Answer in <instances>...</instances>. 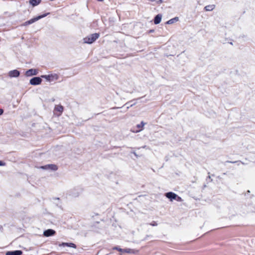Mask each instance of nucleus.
<instances>
[{
	"label": "nucleus",
	"mask_w": 255,
	"mask_h": 255,
	"mask_svg": "<svg viewBox=\"0 0 255 255\" xmlns=\"http://www.w3.org/2000/svg\"><path fill=\"white\" fill-rule=\"evenodd\" d=\"M99 33H95L85 37L83 41L85 43L92 44L99 38Z\"/></svg>",
	"instance_id": "nucleus-1"
},
{
	"label": "nucleus",
	"mask_w": 255,
	"mask_h": 255,
	"mask_svg": "<svg viewBox=\"0 0 255 255\" xmlns=\"http://www.w3.org/2000/svg\"><path fill=\"white\" fill-rule=\"evenodd\" d=\"M49 13H45V14H42V15H39L37 17H35L34 18H33L29 20H27L26 21H25L23 25L24 26H27L28 25H29V24H31L33 23H34V22L38 20L39 19L42 18H43L45 16H46L48 14H49Z\"/></svg>",
	"instance_id": "nucleus-2"
},
{
	"label": "nucleus",
	"mask_w": 255,
	"mask_h": 255,
	"mask_svg": "<svg viewBox=\"0 0 255 255\" xmlns=\"http://www.w3.org/2000/svg\"><path fill=\"white\" fill-rule=\"evenodd\" d=\"M165 196L168 199H170L171 201L175 200L177 201H181L182 199L180 197L178 196L177 194L173 192H168L166 193Z\"/></svg>",
	"instance_id": "nucleus-3"
},
{
	"label": "nucleus",
	"mask_w": 255,
	"mask_h": 255,
	"mask_svg": "<svg viewBox=\"0 0 255 255\" xmlns=\"http://www.w3.org/2000/svg\"><path fill=\"white\" fill-rule=\"evenodd\" d=\"M42 82V79L38 77L32 78L30 80V84L32 85H39Z\"/></svg>",
	"instance_id": "nucleus-4"
},
{
	"label": "nucleus",
	"mask_w": 255,
	"mask_h": 255,
	"mask_svg": "<svg viewBox=\"0 0 255 255\" xmlns=\"http://www.w3.org/2000/svg\"><path fill=\"white\" fill-rule=\"evenodd\" d=\"M38 73V70L36 69H30L26 71L25 75L27 77H30L33 75H36Z\"/></svg>",
	"instance_id": "nucleus-5"
},
{
	"label": "nucleus",
	"mask_w": 255,
	"mask_h": 255,
	"mask_svg": "<svg viewBox=\"0 0 255 255\" xmlns=\"http://www.w3.org/2000/svg\"><path fill=\"white\" fill-rule=\"evenodd\" d=\"M41 77L45 78L47 81H53L54 80H57L58 79V76L56 74L54 75H42Z\"/></svg>",
	"instance_id": "nucleus-6"
},
{
	"label": "nucleus",
	"mask_w": 255,
	"mask_h": 255,
	"mask_svg": "<svg viewBox=\"0 0 255 255\" xmlns=\"http://www.w3.org/2000/svg\"><path fill=\"white\" fill-rule=\"evenodd\" d=\"M55 233H56V232L54 230H52V229H48L44 232L43 235L45 237H50V236H53V235H55Z\"/></svg>",
	"instance_id": "nucleus-7"
},
{
	"label": "nucleus",
	"mask_w": 255,
	"mask_h": 255,
	"mask_svg": "<svg viewBox=\"0 0 255 255\" xmlns=\"http://www.w3.org/2000/svg\"><path fill=\"white\" fill-rule=\"evenodd\" d=\"M19 72L17 70L10 71L8 73V76L10 77H17L19 75Z\"/></svg>",
	"instance_id": "nucleus-8"
},
{
	"label": "nucleus",
	"mask_w": 255,
	"mask_h": 255,
	"mask_svg": "<svg viewBox=\"0 0 255 255\" xmlns=\"http://www.w3.org/2000/svg\"><path fill=\"white\" fill-rule=\"evenodd\" d=\"M22 252L20 250H17L14 251H8L6 253V255H21Z\"/></svg>",
	"instance_id": "nucleus-9"
},
{
	"label": "nucleus",
	"mask_w": 255,
	"mask_h": 255,
	"mask_svg": "<svg viewBox=\"0 0 255 255\" xmlns=\"http://www.w3.org/2000/svg\"><path fill=\"white\" fill-rule=\"evenodd\" d=\"M41 168L43 169H47L48 168L54 171L57 170L58 169L57 166L55 164H49L45 166H42Z\"/></svg>",
	"instance_id": "nucleus-10"
},
{
	"label": "nucleus",
	"mask_w": 255,
	"mask_h": 255,
	"mask_svg": "<svg viewBox=\"0 0 255 255\" xmlns=\"http://www.w3.org/2000/svg\"><path fill=\"white\" fill-rule=\"evenodd\" d=\"M59 246H63V247L67 246V247L73 248H74V249H76L77 248L76 245L75 244L72 243H62Z\"/></svg>",
	"instance_id": "nucleus-11"
},
{
	"label": "nucleus",
	"mask_w": 255,
	"mask_h": 255,
	"mask_svg": "<svg viewBox=\"0 0 255 255\" xmlns=\"http://www.w3.org/2000/svg\"><path fill=\"white\" fill-rule=\"evenodd\" d=\"M145 123L143 122H141L140 124H138L136 126L137 129L135 130L136 132H139L143 129V127L145 125Z\"/></svg>",
	"instance_id": "nucleus-12"
},
{
	"label": "nucleus",
	"mask_w": 255,
	"mask_h": 255,
	"mask_svg": "<svg viewBox=\"0 0 255 255\" xmlns=\"http://www.w3.org/2000/svg\"><path fill=\"white\" fill-rule=\"evenodd\" d=\"M55 111H57L59 113V115H61L64 110V108L60 105H56L54 108Z\"/></svg>",
	"instance_id": "nucleus-13"
},
{
	"label": "nucleus",
	"mask_w": 255,
	"mask_h": 255,
	"mask_svg": "<svg viewBox=\"0 0 255 255\" xmlns=\"http://www.w3.org/2000/svg\"><path fill=\"white\" fill-rule=\"evenodd\" d=\"M161 20V15L157 14L154 19V23L155 24H157L160 22Z\"/></svg>",
	"instance_id": "nucleus-14"
},
{
	"label": "nucleus",
	"mask_w": 255,
	"mask_h": 255,
	"mask_svg": "<svg viewBox=\"0 0 255 255\" xmlns=\"http://www.w3.org/2000/svg\"><path fill=\"white\" fill-rule=\"evenodd\" d=\"M215 8V4H210L206 5L204 7V9L205 11H212Z\"/></svg>",
	"instance_id": "nucleus-15"
},
{
	"label": "nucleus",
	"mask_w": 255,
	"mask_h": 255,
	"mask_svg": "<svg viewBox=\"0 0 255 255\" xmlns=\"http://www.w3.org/2000/svg\"><path fill=\"white\" fill-rule=\"evenodd\" d=\"M41 1V0H29V3L33 6L37 5L39 4Z\"/></svg>",
	"instance_id": "nucleus-16"
},
{
	"label": "nucleus",
	"mask_w": 255,
	"mask_h": 255,
	"mask_svg": "<svg viewBox=\"0 0 255 255\" xmlns=\"http://www.w3.org/2000/svg\"><path fill=\"white\" fill-rule=\"evenodd\" d=\"M177 21H178V17H174L173 18H172L170 20H169L168 21H167L166 22V23L167 24H172L175 22H177Z\"/></svg>",
	"instance_id": "nucleus-17"
},
{
	"label": "nucleus",
	"mask_w": 255,
	"mask_h": 255,
	"mask_svg": "<svg viewBox=\"0 0 255 255\" xmlns=\"http://www.w3.org/2000/svg\"><path fill=\"white\" fill-rule=\"evenodd\" d=\"M123 253L128 254H134V251L133 250L130 249H124L123 250Z\"/></svg>",
	"instance_id": "nucleus-18"
},
{
	"label": "nucleus",
	"mask_w": 255,
	"mask_h": 255,
	"mask_svg": "<svg viewBox=\"0 0 255 255\" xmlns=\"http://www.w3.org/2000/svg\"><path fill=\"white\" fill-rule=\"evenodd\" d=\"M113 249L114 250H117V251H119L120 252L123 253V249H121V248H119L118 247H114L113 248Z\"/></svg>",
	"instance_id": "nucleus-19"
},
{
	"label": "nucleus",
	"mask_w": 255,
	"mask_h": 255,
	"mask_svg": "<svg viewBox=\"0 0 255 255\" xmlns=\"http://www.w3.org/2000/svg\"><path fill=\"white\" fill-rule=\"evenodd\" d=\"M150 225L152 226H157V224L156 223V222L153 221L150 224Z\"/></svg>",
	"instance_id": "nucleus-20"
},
{
	"label": "nucleus",
	"mask_w": 255,
	"mask_h": 255,
	"mask_svg": "<svg viewBox=\"0 0 255 255\" xmlns=\"http://www.w3.org/2000/svg\"><path fill=\"white\" fill-rule=\"evenodd\" d=\"M5 165V163L3 162L2 161L0 160V166H4Z\"/></svg>",
	"instance_id": "nucleus-21"
},
{
	"label": "nucleus",
	"mask_w": 255,
	"mask_h": 255,
	"mask_svg": "<svg viewBox=\"0 0 255 255\" xmlns=\"http://www.w3.org/2000/svg\"><path fill=\"white\" fill-rule=\"evenodd\" d=\"M157 3L158 4H160V3H161L162 2H163V0H157V1H156Z\"/></svg>",
	"instance_id": "nucleus-22"
},
{
	"label": "nucleus",
	"mask_w": 255,
	"mask_h": 255,
	"mask_svg": "<svg viewBox=\"0 0 255 255\" xmlns=\"http://www.w3.org/2000/svg\"><path fill=\"white\" fill-rule=\"evenodd\" d=\"M3 113V110L1 109H0V115H2Z\"/></svg>",
	"instance_id": "nucleus-23"
},
{
	"label": "nucleus",
	"mask_w": 255,
	"mask_h": 255,
	"mask_svg": "<svg viewBox=\"0 0 255 255\" xmlns=\"http://www.w3.org/2000/svg\"><path fill=\"white\" fill-rule=\"evenodd\" d=\"M98 1H103L104 0H97Z\"/></svg>",
	"instance_id": "nucleus-24"
}]
</instances>
